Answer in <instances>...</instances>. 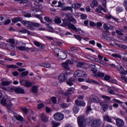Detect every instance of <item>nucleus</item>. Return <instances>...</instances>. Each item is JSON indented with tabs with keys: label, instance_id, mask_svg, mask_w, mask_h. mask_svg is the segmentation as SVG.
<instances>
[{
	"label": "nucleus",
	"instance_id": "obj_1",
	"mask_svg": "<svg viewBox=\"0 0 127 127\" xmlns=\"http://www.w3.org/2000/svg\"><path fill=\"white\" fill-rule=\"evenodd\" d=\"M77 122L80 127H85V125L87 124V120L85 119L84 116H80L77 118Z\"/></svg>",
	"mask_w": 127,
	"mask_h": 127
},
{
	"label": "nucleus",
	"instance_id": "obj_2",
	"mask_svg": "<svg viewBox=\"0 0 127 127\" xmlns=\"http://www.w3.org/2000/svg\"><path fill=\"white\" fill-rule=\"evenodd\" d=\"M103 122L100 119H97L91 123V127H101Z\"/></svg>",
	"mask_w": 127,
	"mask_h": 127
},
{
	"label": "nucleus",
	"instance_id": "obj_3",
	"mask_svg": "<svg viewBox=\"0 0 127 127\" xmlns=\"http://www.w3.org/2000/svg\"><path fill=\"white\" fill-rule=\"evenodd\" d=\"M54 118L55 121L60 122L63 121L64 119V115L60 112H58L54 115Z\"/></svg>",
	"mask_w": 127,
	"mask_h": 127
},
{
	"label": "nucleus",
	"instance_id": "obj_4",
	"mask_svg": "<svg viewBox=\"0 0 127 127\" xmlns=\"http://www.w3.org/2000/svg\"><path fill=\"white\" fill-rule=\"evenodd\" d=\"M73 77L76 78L77 77H87V74L84 70H77L74 72Z\"/></svg>",
	"mask_w": 127,
	"mask_h": 127
},
{
	"label": "nucleus",
	"instance_id": "obj_5",
	"mask_svg": "<svg viewBox=\"0 0 127 127\" xmlns=\"http://www.w3.org/2000/svg\"><path fill=\"white\" fill-rule=\"evenodd\" d=\"M73 62L71 61L70 60H68L66 61H65L64 63H63L62 65V66L67 71H69L70 67H69V64L73 65Z\"/></svg>",
	"mask_w": 127,
	"mask_h": 127
},
{
	"label": "nucleus",
	"instance_id": "obj_6",
	"mask_svg": "<svg viewBox=\"0 0 127 127\" xmlns=\"http://www.w3.org/2000/svg\"><path fill=\"white\" fill-rule=\"evenodd\" d=\"M69 28L71 29H72L73 30H75L76 32H78V34H80V35H83L84 31L80 28H77V27H75V25H74L73 24H69Z\"/></svg>",
	"mask_w": 127,
	"mask_h": 127
},
{
	"label": "nucleus",
	"instance_id": "obj_7",
	"mask_svg": "<svg viewBox=\"0 0 127 127\" xmlns=\"http://www.w3.org/2000/svg\"><path fill=\"white\" fill-rule=\"evenodd\" d=\"M116 126L118 127H123L125 126V121L121 118H116L115 119Z\"/></svg>",
	"mask_w": 127,
	"mask_h": 127
},
{
	"label": "nucleus",
	"instance_id": "obj_8",
	"mask_svg": "<svg viewBox=\"0 0 127 127\" xmlns=\"http://www.w3.org/2000/svg\"><path fill=\"white\" fill-rule=\"evenodd\" d=\"M65 16H66L68 20L70 21V22H72L74 24H76L77 23V21L75 18H74V17H73V15L72 14L70 13H67L65 14Z\"/></svg>",
	"mask_w": 127,
	"mask_h": 127
},
{
	"label": "nucleus",
	"instance_id": "obj_9",
	"mask_svg": "<svg viewBox=\"0 0 127 127\" xmlns=\"http://www.w3.org/2000/svg\"><path fill=\"white\" fill-rule=\"evenodd\" d=\"M22 24L25 25V26L29 27V29L32 30V22L23 20V21H22Z\"/></svg>",
	"mask_w": 127,
	"mask_h": 127
},
{
	"label": "nucleus",
	"instance_id": "obj_10",
	"mask_svg": "<svg viewBox=\"0 0 127 127\" xmlns=\"http://www.w3.org/2000/svg\"><path fill=\"white\" fill-rule=\"evenodd\" d=\"M67 73H62L60 74V75L59 76V79L61 82H64L67 80Z\"/></svg>",
	"mask_w": 127,
	"mask_h": 127
},
{
	"label": "nucleus",
	"instance_id": "obj_11",
	"mask_svg": "<svg viewBox=\"0 0 127 127\" xmlns=\"http://www.w3.org/2000/svg\"><path fill=\"white\" fill-rule=\"evenodd\" d=\"M60 59L62 60H65L67 58V54L64 51H62L61 53H60L59 55L58 56Z\"/></svg>",
	"mask_w": 127,
	"mask_h": 127
},
{
	"label": "nucleus",
	"instance_id": "obj_12",
	"mask_svg": "<svg viewBox=\"0 0 127 127\" xmlns=\"http://www.w3.org/2000/svg\"><path fill=\"white\" fill-rule=\"evenodd\" d=\"M76 78L75 77L69 78L66 81L67 85H68V86H73V85H74V83H75V81H76Z\"/></svg>",
	"mask_w": 127,
	"mask_h": 127
},
{
	"label": "nucleus",
	"instance_id": "obj_13",
	"mask_svg": "<svg viewBox=\"0 0 127 127\" xmlns=\"http://www.w3.org/2000/svg\"><path fill=\"white\" fill-rule=\"evenodd\" d=\"M34 44H35V45L36 46H37V47H39V48H41V49H44L45 48V46H44L41 43H40L39 42H37V41H35L34 42Z\"/></svg>",
	"mask_w": 127,
	"mask_h": 127
},
{
	"label": "nucleus",
	"instance_id": "obj_14",
	"mask_svg": "<svg viewBox=\"0 0 127 127\" xmlns=\"http://www.w3.org/2000/svg\"><path fill=\"white\" fill-rule=\"evenodd\" d=\"M75 103L77 106H79L80 107H85L86 106V103L84 101H79V100H76Z\"/></svg>",
	"mask_w": 127,
	"mask_h": 127
},
{
	"label": "nucleus",
	"instance_id": "obj_15",
	"mask_svg": "<svg viewBox=\"0 0 127 127\" xmlns=\"http://www.w3.org/2000/svg\"><path fill=\"white\" fill-rule=\"evenodd\" d=\"M74 91H75V88H74V87H70L67 89V91L65 93V94L67 96L68 95H72V94L74 93Z\"/></svg>",
	"mask_w": 127,
	"mask_h": 127
},
{
	"label": "nucleus",
	"instance_id": "obj_16",
	"mask_svg": "<svg viewBox=\"0 0 127 127\" xmlns=\"http://www.w3.org/2000/svg\"><path fill=\"white\" fill-rule=\"evenodd\" d=\"M23 21V20H22V18H21L20 17H17L16 18H14V19H13L12 20L13 23H16L17 22H18V21H20V22H21V23H22Z\"/></svg>",
	"mask_w": 127,
	"mask_h": 127
},
{
	"label": "nucleus",
	"instance_id": "obj_17",
	"mask_svg": "<svg viewBox=\"0 0 127 127\" xmlns=\"http://www.w3.org/2000/svg\"><path fill=\"white\" fill-rule=\"evenodd\" d=\"M43 9V7L42 5H38L36 7V12H41V13L40 14V15H42L43 14V13L42 11H41V9Z\"/></svg>",
	"mask_w": 127,
	"mask_h": 127
},
{
	"label": "nucleus",
	"instance_id": "obj_18",
	"mask_svg": "<svg viewBox=\"0 0 127 127\" xmlns=\"http://www.w3.org/2000/svg\"><path fill=\"white\" fill-rule=\"evenodd\" d=\"M15 93L17 94H24V90L21 88H17L15 89Z\"/></svg>",
	"mask_w": 127,
	"mask_h": 127
},
{
	"label": "nucleus",
	"instance_id": "obj_19",
	"mask_svg": "<svg viewBox=\"0 0 127 127\" xmlns=\"http://www.w3.org/2000/svg\"><path fill=\"white\" fill-rule=\"evenodd\" d=\"M103 27L106 29V30H107V31L108 30H114V27H113L112 26L109 27V26L106 23L104 24Z\"/></svg>",
	"mask_w": 127,
	"mask_h": 127
},
{
	"label": "nucleus",
	"instance_id": "obj_20",
	"mask_svg": "<svg viewBox=\"0 0 127 127\" xmlns=\"http://www.w3.org/2000/svg\"><path fill=\"white\" fill-rule=\"evenodd\" d=\"M110 34H111V33H110V32H109V31L106 30L105 32L103 31L102 32V34L100 36V37H101V38H105L106 37L107 35H110Z\"/></svg>",
	"mask_w": 127,
	"mask_h": 127
},
{
	"label": "nucleus",
	"instance_id": "obj_21",
	"mask_svg": "<svg viewBox=\"0 0 127 127\" xmlns=\"http://www.w3.org/2000/svg\"><path fill=\"white\" fill-rule=\"evenodd\" d=\"M87 83H90L91 84H96V85H100V83L96 80L93 79H88L86 80Z\"/></svg>",
	"mask_w": 127,
	"mask_h": 127
},
{
	"label": "nucleus",
	"instance_id": "obj_22",
	"mask_svg": "<svg viewBox=\"0 0 127 127\" xmlns=\"http://www.w3.org/2000/svg\"><path fill=\"white\" fill-rule=\"evenodd\" d=\"M41 119L43 122L47 123L48 122V118L43 114L40 115Z\"/></svg>",
	"mask_w": 127,
	"mask_h": 127
},
{
	"label": "nucleus",
	"instance_id": "obj_23",
	"mask_svg": "<svg viewBox=\"0 0 127 127\" xmlns=\"http://www.w3.org/2000/svg\"><path fill=\"white\" fill-rule=\"evenodd\" d=\"M26 45L25 43H22V46L18 47L19 50H20L21 51H24V50H26V48H25Z\"/></svg>",
	"mask_w": 127,
	"mask_h": 127
},
{
	"label": "nucleus",
	"instance_id": "obj_24",
	"mask_svg": "<svg viewBox=\"0 0 127 127\" xmlns=\"http://www.w3.org/2000/svg\"><path fill=\"white\" fill-rule=\"evenodd\" d=\"M91 102L92 103H100V99L98 97H94L91 99Z\"/></svg>",
	"mask_w": 127,
	"mask_h": 127
},
{
	"label": "nucleus",
	"instance_id": "obj_25",
	"mask_svg": "<svg viewBox=\"0 0 127 127\" xmlns=\"http://www.w3.org/2000/svg\"><path fill=\"white\" fill-rule=\"evenodd\" d=\"M51 124H52V127H58L61 125L60 123L57 122H55L54 121H52Z\"/></svg>",
	"mask_w": 127,
	"mask_h": 127
},
{
	"label": "nucleus",
	"instance_id": "obj_26",
	"mask_svg": "<svg viewBox=\"0 0 127 127\" xmlns=\"http://www.w3.org/2000/svg\"><path fill=\"white\" fill-rule=\"evenodd\" d=\"M63 51L62 50L60 49V48H55L54 50V52L55 54L57 55V56L60 54Z\"/></svg>",
	"mask_w": 127,
	"mask_h": 127
},
{
	"label": "nucleus",
	"instance_id": "obj_27",
	"mask_svg": "<svg viewBox=\"0 0 127 127\" xmlns=\"http://www.w3.org/2000/svg\"><path fill=\"white\" fill-rule=\"evenodd\" d=\"M40 66L41 67H45L46 68H50V67H51V64L48 63H46L44 64H41Z\"/></svg>",
	"mask_w": 127,
	"mask_h": 127
},
{
	"label": "nucleus",
	"instance_id": "obj_28",
	"mask_svg": "<svg viewBox=\"0 0 127 127\" xmlns=\"http://www.w3.org/2000/svg\"><path fill=\"white\" fill-rule=\"evenodd\" d=\"M104 121H106L107 122H108V123H112V119H111L108 115H105L104 116Z\"/></svg>",
	"mask_w": 127,
	"mask_h": 127
},
{
	"label": "nucleus",
	"instance_id": "obj_29",
	"mask_svg": "<svg viewBox=\"0 0 127 127\" xmlns=\"http://www.w3.org/2000/svg\"><path fill=\"white\" fill-rule=\"evenodd\" d=\"M98 4V1H97L96 0H93L91 3V7L93 8L95 7V6H97Z\"/></svg>",
	"mask_w": 127,
	"mask_h": 127
},
{
	"label": "nucleus",
	"instance_id": "obj_30",
	"mask_svg": "<svg viewBox=\"0 0 127 127\" xmlns=\"http://www.w3.org/2000/svg\"><path fill=\"white\" fill-rule=\"evenodd\" d=\"M63 23H62V25L63 26H68L69 27V24H70L71 23H68V21L66 19H64L63 20Z\"/></svg>",
	"mask_w": 127,
	"mask_h": 127
},
{
	"label": "nucleus",
	"instance_id": "obj_31",
	"mask_svg": "<svg viewBox=\"0 0 127 127\" xmlns=\"http://www.w3.org/2000/svg\"><path fill=\"white\" fill-rule=\"evenodd\" d=\"M40 24L38 23H34V22H32V30H33L34 29V27H39Z\"/></svg>",
	"mask_w": 127,
	"mask_h": 127
},
{
	"label": "nucleus",
	"instance_id": "obj_32",
	"mask_svg": "<svg viewBox=\"0 0 127 127\" xmlns=\"http://www.w3.org/2000/svg\"><path fill=\"white\" fill-rule=\"evenodd\" d=\"M81 5H82V4L81 3H76L75 4H72V7H75V8H80V7H81Z\"/></svg>",
	"mask_w": 127,
	"mask_h": 127
},
{
	"label": "nucleus",
	"instance_id": "obj_33",
	"mask_svg": "<svg viewBox=\"0 0 127 127\" xmlns=\"http://www.w3.org/2000/svg\"><path fill=\"white\" fill-rule=\"evenodd\" d=\"M46 26H47L48 28H50V29L48 30V31H49V32L54 33V29H53V28L52 27V26H51V25H50V24H47Z\"/></svg>",
	"mask_w": 127,
	"mask_h": 127
},
{
	"label": "nucleus",
	"instance_id": "obj_34",
	"mask_svg": "<svg viewBox=\"0 0 127 127\" xmlns=\"http://www.w3.org/2000/svg\"><path fill=\"white\" fill-rule=\"evenodd\" d=\"M7 48L9 50H10V51H13V50L15 49V48L13 45H8Z\"/></svg>",
	"mask_w": 127,
	"mask_h": 127
},
{
	"label": "nucleus",
	"instance_id": "obj_35",
	"mask_svg": "<svg viewBox=\"0 0 127 127\" xmlns=\"http://www.w3.org/2000/svg\"><path fill=\"white\" fill-rule=\"evenodd\" d=\"M124 10V8L121 6H118L116 7V11L118 13H120V12H122Z\"/></svg>",
	"mask_w": 127,
	"mask_h": 127
},
{
	"label": "nucleus",
	"instance_id": "obj_36",
	"mask_svg": "<svg viewBox=\"0 0 127 127\" xmlns=\"http://www.w3.org/2000/svg\"><path fill=\"white\" fill-rule=\"evenodd\" d=\"M6 67L7 68H12L13 69H16V68H18V66L14 64L7 65Z\"/></svg>",
	"mask_w": 127,
	"mask_h": 127
},
{
	"label": "nucleus",
	"instance_id": "obj_37",
	"mask_svg": "<svg viewBox=\"0 0 127 127\" xmlns=\"http://www.w3.org/2000/svg\"><path fill=\"white\" fill-rule=\"evenodd\" d=\"M8 45L5 43H2L0 44V48H2V49H6L7 46Z\"/></svg>",
	"mask_w": 127,
	"mask_h": 127
},
{
	"label": "nucleus",
	"instance_id": "obj_38",
	"mask_svg": "<svg viewBox=\"0 0 127 127\" xmlns=\"http://www.w3.org/2000/svg\"><path fill=\"white\" fill-rule=\"evenodd\" d=\"M105 76V73L101 72H98L97 75H95L94 77H104Z\"/></svg>",
	"mask_w": 127,
	"mask_h": 127
},
{
	"label": "nucleus",
	"instance_id": "obj_39",
	"mask_svg": "<svg viewBox=\"0 0 127 127\" xmlns=\"http://www.w3.org/2000/svg\"><path fill=\"white\" fill-rule=\"evenodd\" d=\"M32 91L33 93H35V94H37V93H38V91L37 90V86H33L32 87Z\"/></svg>",
	"mask_w": 127,
	"mask_h": 127
},
{
	"label": "nucleus",
	"instance_id": "obj_40",
	"mask_svg": "<svg viewBox=\"0 0 127 127\" xmlns=\"http://www.w3.org/2000/svg\"><path fill=\"white\" fill-rule=\"evenodd\" d=\"M63 10H70V11H73V9L72 8V7L67 6L64 7V8H63Z\"/></svg>",
	"mask_w": 127,
	"mask_h": 127
},
{
	"label": "nucleus",
	"instance_id": "obj_41",
	"mask_svg": "<svg viewBox=\"0 0 127 127\" xmlns=\"http://www.w3.org/2000/svg\"><path fill=\"white\" fill-rule=\"evenodd\" d=\"M118 69L119 70L121 74H125V72H126V70H125V68H124L123 66L119 67Z\"/></svg>",
	"mask_w": 127,
	"mask_h": 127
},
{
	"label": "nucleus",
	"instance_id": "obj_42",
	"mask_svg": "<svg viewBox=\"0 0 127 127\" xmlns=\"http://www.w3.org/2000/svg\"><path fill=\"white\" fill-rule=\"evenodd\" d=\"M79 110L80 108H79L78 106H75L73 108V112L74 113V114H78V112H79Z\"/></svg>",
	"mask_w": 127,
	"mask_h": 127
},
{
	"label": "nucleus",
	"instance_id": "obj_43",
	"mask_svg": "<svg viewBox=\"0 0 127 127\" xmlns=\"http://www.w3.org/2000/svg\"><path fill=\"white\" fill-rule=\"evenodd\" d=\"M102 109L104 111V112H107L108 111V109L109 108V105L108 104H105L102 106Z\"/></svg>",
	"mask_w": 127,
	"mask_h": 127
},
{
	"label": "nucleus",
	"instance_id": "obj_44",
	"mask_svg": "<svg viewBox=\"0 0 127 127\" xmlns=\"http://www.w3.org/2000/svg\"><path fill=\"white\" fill-rule=\"evenodd\" d=\"M15 118L16 120H17V121H19L20 122H22V121H23V118L19 115L15 116Z\"/></svg>",
	"mask_w": 127,
	"mask_h": 127
},
{
	"label": "nucleus",
	"instance_id": "obj_45",
	"mask_svg": "<svg viewBox=\"0 0 127 127\" xmlns=\"http://www.w3.org/2000/svg\"><path fill=\"white\" fill-rule=\"evenodd\" d=\"M112 56L113 57H115V58H119L120 59L122 58V56L121 55H118L117 54H113L112 55Z\"/></svg>",
	"mask_w": 127,
	"mask_h": 127
},
{
	"label": "nucleus",
	"instance_id": "obj_46",
	"mask_svg": "<svg viewBox=\"0 0 127 127\" xmlns=\"http://www.w3.org/2000/svg\"><path fill=\"white\" fill-rule=\"evenodd\" d=\"M60 107L62 109H65L66 108H68V106L66 103H62Z\"/></svg>",
	"mask_w": 127,
	"mask_h": 127
},
{
	"label": "nucleus",
	"instance_id": "obj_47",
	"mask_svg": "<svg viewBox=\"0 0 127 127\" xmlns=\"http://www.w3.org/2000/svg\"><path fill=\"white\" fill-rule=\"evenodd\" d=\"M91 111H92V108H91V103H89V105H88L87 107L86 113L88 114L89 112Z\"/></svg>",
	"mask_w": 127,
	"mask_h": 127
},
{
	"label": "nucleus",
	"instance_id": "obj_48",
	"mask_svg": "<svg viewBox=\"0 0 127 127\" xmlns=\"http://www.w3.org/2000/svg\"><path fill=\"white\" fill-rule=\"evenodd\" d=\"M55 22L59 24L61 22V19H60V18L57 17L55 19Z\"/></svg>",
	"mask_w": 127,
	"mask_h": 127
},
{
	"label": "nucleus",
	"instance_id": "obj_49",
	"mask_svg": "<svg viewBox=\"0 0 127 127\" xmlns=\"http://www.w3.org/2000/svg\"><path fill=\"white\" fill-rule=\"evenodd\" d=\"M44 19H45V20L47 21V22L52 23L53 21L52 19H50L49 17H47V16L44 17Z\"/></svg>",
	"mask_w": 127,
	"mask_h": 127
},
{
	"label": "nucleus",
	"instance_id": "obj_50",
	"mask_svg": "<svg viewBox=\"0 0 127 127\" xmlns=\"http://www.w3.org/2000/svg\"><path fill=\"white\" fill-rule=\"evenodd\" d=\"M26 87H31L32 86V83L30 81H26L25 82V85Z\"/></svg>",
	"mask_w": 127,
	"mask_h": 127
},
{
	"label": "nucleus",
	"instance_id": "obj_51",
	"mask_svg": "<svg viewBox=\"0 0 127 127\" xmlns=\"http://www.w3.org/2000/svg\"><path fill=\"white\" fill-rule=\"evenodd\" d=\"M52 102L53 104H57V99L55 97H52L51 98Z\"/></svg>",
	"mask_w": 127,
	"mask_h": 127
},
{
	"label": "nucleus",
	"instance_id": "obj_52",
	"mask_svg": "<svg viewBox=\"0 0 127 127\" xmlns=\"http://www.w3.org/2000/svg\"><path fill=\"white\" fill-rule=\"evenodd\" d=\"M74 36L77 39V40H79V41H82V37L78 35H74Z\"/></svg>",
	"mask_w": 127,
	"mask_h": 127
},
{
	"label": "nucleus",
	"instance_id": "obj_53",
	"mask_svg": "<svg viewBox=\"0 0 127 127\" xmlns=\"http://www.w3.org/2000/svg\"><path fill=\"white\" fill-rule=\"evenodd\" d=\"M94 67H93L91 69V71L93 72V73L94 74H97V68H96V66L95 65H93Z\"/></svg>",
	"mask_w": 127,
	"mask_h": 127
},
{
	"label": "nucleus",
	"instance_id": "obj_54",
	"mask_svg": "<svg viewBox=\"0 0 127 127\" xmlns=\"http://www.w3.org/2000/svg\"><path fill=\"white\" fill-rule=\"evenodd\" d=\"M1 104L2 106H5V105H6V99L2 98L1 101Z\"/></svg>",
	"mask_w": 127,
	"mask_h": 127
},
{
	"label": "nucleus",
	"instance_id": "obj_55",
	"mask_svg": "<svg viewBox=\"0 0 127 127\" xmlns=\"http://www.w3.org/2000/svg\"><path fill=\"white\" fill-rule=\"evenodd\" d=\"M77 66L79 68H82L84 67V63L82 62H79L77 64Z\"/></svg>",
	"mask_w": 127,
	"mask_h": 127
},
{
	"label": "nucleus",
	"instance_id": "obj_56",
	"mask_svg": "<svg viewBox=\"0 0 127 127\" xmlns=\"http://www.w3.org/2000/svg\"><path fill=\"white\" fill-rule=\"evenodd\" d=\"M29 73V72L27 70L22 72L21 73L22 77H23V76H27V75H28Z\"/></svg>",
	"mask_w": 127,
	"mask_h": 127
},
{
	"label": "nucleus",
	"instance_id": "obj_57",
	"mask_svg": "<svg viewBox=\"0 0 127 127\" xmlns=\"http://www.w3.org/2000/svg\"><path fill=\"white\" fill-rule=\"evenodd\" d=\"M2 86H8L9 85V82L8 81H3L1 82Z\"/></svg>",
	"mask_w": 127,
	"mask_h": 127
},
{
	"label": "nucleus",
	"instance_id": "obj_58",
	"mask_svg": "<svg viewBox=\"0 0 127 127\" xmlns=\"http://www.w3.org/2000/svg\"><path fill=\"white\" fill-rule=\"evenodd\" d=\"M21 110L23 113H24V114H25V115H27V114H28V109H27V108H22Z\"/></svg>",
	"mask_w": 127,
	"mask_h": 127
},
{
	"label": "nucleus",
	"instance_id": "obj_59",
	"mask_svg": "<svg viewBox=\"0 0 127 127\" xmlns=\"http://www.w3.org/2000/svg\"><path fill=\"white\" fill-rule=\"evenodd\" d=\"M102 99H105V100H108L109 101L111 100V97L106 96V95H102Z\"/></svg>",
	"mask_w": 127,
	"mask_h": 127
},
{
	"label": "nucleus",
	"instance_id": "obj_60",
	"mask_svg": "<svg viewBox=\"0 0 127 127\" xmlns=\"http://www.w3.org/2000/svg\"><path fill=\"white\" fill-rule=\"evenodd\" d=\"M38 108L39 110H41L42 108H44V104L43 103L38 105Z\"/></svg>",
	"mask_w": 127,
	"mask_h": 127
},
{
	"label": "nucleus",
	"instance_id": "obj_61",
	"mask_svg": "<svg viewBox=\"0 0 127 127\" xmlns=\"http://www.w3.org/2000/svg\"><path fill=\"white\" fill-rule=\"evenodd\" d=\"M116 33L118 34V35H120L121 36H123V35H124V33H123L122 31L118 30H116Z\"/></svg>",
	"mask_w": 127,
	"mask_h": 127
},
{
	"label": "nucleus",
	"instance_id": "obj_62",
	"mask_svg": "<svg viewBox=\"0 0 127 127\" xmlns=\"http://www.w3.org/2000/svg\"><path fill=\"white\" fill-rule=\"evenodd\" d=\"M110 35H107V36L106 37L105 39H107V40H113V37L109 36Z\"/></svg>",
	"mask_w": 127,
	"mask_h": 127
},
{
	"label": "nucleus",
	"instance_id": "obj_63",
	"mask_svg": "<svg viewBox=\"0 0 127 127\" xmlns=\"http://www.w3.org/2000/svg\"><path fill=\"white\" fill-rule=\"evenodd\" d=\"M89 25H90V26H96V24L92 21H89Z\"/></svg>",
	"mask_w": 127,
	"mask_h": 127
},
{
	"label": "nucleus",
	"instance_id": "obj_64",
	"mask_svg": "<svg viewBox=\"0 0 127 127\" xmlns=\"http://www.w3.org/2000/svg\"><path fill=\"white\" fill-rule=\"evenodd\" d=\"M80 17L81 19H86V18H87V15L85 14H82L80 15Z\"/></svg>",
	"mask_w": 127,
	"mask_h": 127
}]
</instances>
